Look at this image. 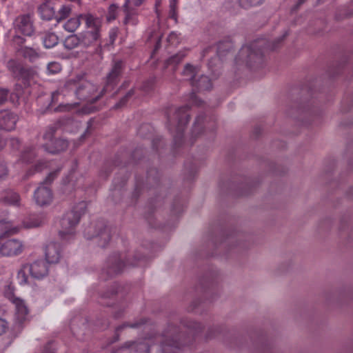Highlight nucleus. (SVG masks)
Here are the masks:
<instances>
[{
    "label": "nucleus",
    "mask_w": 353,
    "mask_h": 353,
    "mask_svg": "<svg viewBox=\"0 0 353 353\" xmlns=\"http://www.w3.org/2000/svg\"><path fill=\"white\" fill-rule=\"evenodd\" d=\"M20 229L21 227L15 225L12 221L3 219L0 221V239L17 234Z\"/></svg>",
    "instance_id": "4468645a"
},
{
    "label": "nucleus",
    "mask_w": 353,
    "mask_h": 353,
    "mask_svg": "<svg viewBox=\"0 0 353 353\" xmlns=\"http://www.w3.org/2000/svg\"><path fill=\"white\" fill-rule=\"evenodd\" d=\"M5 144V141L0 139V150L4 147Z\"/></svg>",
    "instance_id": "864d4df0"
},
{
    "label": "nucleus",
    "mask_w": 353,
    "mask_h": 353,
    "mask_svg": "<svg viewBox=\"0 0 353 353\" xmlns=\"http://www.w3.org/2000/svg\"><path fill=\"white\" fill-rule=\"evenodd\" d=\"M88 132V126L86 128V129L85 130V134L81 137V139H84L85 138V134Z\"/></svg>",
    "instance_id": "4d7b16f0"
},
{
    "label": "nucleus",
    "mask_w": 353,
    "mask_h": 353,
    "mask_svg": "<svg viewBox=\"0 0 353 353\" xmlns=\"http://www.w3.org/2000/svg\"><path fill=\"white\" fill-rule=\"evenodd\" d=\"M192 86L199 91H204L210 90L212 87V83L207 76L201 75L198 80H195L194 84Z\"/></svg>",
    "instance_id": "aec40b11"
},
{
    "label": "nucleus",
    "mask_w": 353,
    "mask_h": 353,
    "mask_svg": "<svg viewBox=\"0 0 353 353\" xmlns=\"http://www.w3.org/2000/svg\"><path fill=\"white\" fill-rule=\"evenodd\" d=\"M178 337L176 328L171 326L161 336H154V339L161 341V353H177V350L181 346V343L176 340Z\"/></svg>",
    "instance_id": "20e7f679"
},
{
    "label": "nucleus",
    "mask_w": 353,
    "mask_h": 353,
    "mask_svg": "<svg viewBox=\"0 0 353 353\" xmlns=\"http://www.w3.org/2000/svg\"><path fill=\"white\" fill-rule=\"evenodd\" d=\"M263 0H239V5L245 8L260 5Z\"/></svg>",
    "instance_id": "72a5a7b5"
},
{
    "label": "nucleus",
    "mask_w": 353,
    "mask_h": 353,
    "mask_svg": "<svg viewBox=\"0 0 353 353\" xmlns=\"http://www.w3.org/2000/svg\"><path fill=\"white\" fill-rule=\"evenodd\" d=\"M48 162L43 160H39L33 168H30L26 173V177L28 178L37 172H40L45 168L48 167Z\"/></svg>",
    "instance_id": "cd10ccee"
},
{
    "label": "nucleus",
    "mask_w": 353,
    "mask_h": 353,
    "mask_svg": "<svg viewBox=\"0 0 353 353\" xmlns=\"http://www.w3.org/2000/svg\"><path fill=\"white\" fill-rule=\"evenodd\" d=\"M22 54L25 58L28 59L30 61H34L39 57L37 52L31 48H23Z\"/></svg>",
    "instance_id": "7c9ffc66"
},
{
    "label": "nucleus",
    "mask_w": 353,
    "mask_h": 353,
    "mask_svg": "<svg viewBox=\"0 0 353 353\" xmlns=\"http://www.w3.org/2000/svg\"><path fill=\"white\" fill-rule=\"evenodd\" d=\"M60 168L51 172L46 178L43 183L35 190L34 194V199L37 205L40 206H45L50 205L53 199V194L51 189L48 186L50 185L55 178H57Z\"/></svg>",
    "instance_id": "7ed1b4c3"
},
{
    "label": "nucleus",
    "mask_w": 353,
    "mask_h": 353,
    "mask_svg": "<svg viewBox=\"0 0 353 353\" xmlns=\"http://www.w3.org/2000/svg\"><path fill=\"white\" fill-rule=\"evenodd\" d=\"M29 268L30 265L28 264H24L19 270L17 272V279L19 285H23L28 283V272H30Z\"/></svg>",
    "instance_id": "5701e85b"
},
{
    "label": "nucleus",
    "mask_w": 353,
    "mask_h": 353,
    "mask_svg": "<svg viewBox=\"0 0 353 353\" xmlns=\"http://www.w3.org/2000/svg\"><path fill=\"white\" fill-rule=\"evenodd\" d=\"M59 95V90H56L53 92L51 95V103H55L58 101Z\"/></svg>",
    "instance_id": "49530a36"
},
{
    "label": "nucleus",
    "mask_w": 353,
    "mask_h": 353,
    "mask_svg": "<svg viewBox=\"0 0 353 353\" xmlns=\"http://www.w3.org/2000/svg\"><path fill=\"white\" fill-rule=\"evenodd\" d=\"M68 185H70V183H68V184H65V186H66V187H67V186H68Z\"/></svg>",
    "instance_id": "69168bd1"
},
{
    "label": "nucleus",
    "mask_w": 353,
    "mask_h": 353,
    "mask_svg": "<svg viewBox=\"0 0 353 353\" xmlns=\"http://www.w3.org/2000/svg\"><path fill=\"white\" fill-rule=\"evenodd\" d=\"M162 34H157L155 32V31H152L150 32V38H155L157 39V46L156 48H159V46L161 42Z\"/></svg>",
    "instance_id": "37998d69"
},
{
    "label": "nucleus",
    "mask_w": 353,
    "mask_h": 353,
    "mask_svg": "<svg viewBox=\"0 0 353 353\" xmlns=\"http://www.w3.org/2000/svg\"><path fill=\"white\" fill-rule=\"evenodd\" d=\"M161 0H156L155 1L156 13H157V15L158 17V21H159L160 13H159V11L157 10V7L161 5Z\"/></svg>",
    "instance_id": "3c124183"
},
{
    "label": "nucleus",
    "mask_w": 353,
    "mask_h": 353,
    "mask_svg": "<svg viewBox=\"0 0 353 353\" xmlns=\"http://www.w3.org/2000/svg\"><path fill=\"white\" fill-rule=\"evenodd\" d=\"M184 57H185V54L180 52V53L176 54L175 56H173L171 58V61L172 62H179L180 61H181L183 59V58Z\"/></svg>",
    "instance_id": "de8ad7c7"
},
{
    "label": "nucleus",
    "mask_w": 353,
    "mask_h": 353,
    "mask_svg": "<svg viewBox=\"0 0 353 353\" xmlns=\"http://www.w3.org/2000/svg\"><path fill=\"white\" fill-rule=\"evenodd\" d=\"M38 12L43 20H51L55 16L54 8L48 3H43L38 8Z\"/></svg>",
    "instance_id": "6ab92c4d"
},
{
    "label": "nucleus",
    "mask_w": 353,
    "mask_h": 353,
    "mask_svg": "<svg viewBox=\"0 0 353 353\" xmlns=\"http://www.w3.org/2000/svg\"><path fill=\"white\" fill-rule=\"evenodd\" d=\"M43 43L46 48H52L58 43V37L52 32H46L42 37Z\"/></svg>",
    "instance_id": "4be33fe9"
},
{
    "label": "nucleus",
    "mask_w": 353,
    "mask_h": 353,
    "mask_svg": "<svg viewBox=\"0 0 353 353\" xmlns=\"http://www.w3.org/2000/svg\"><path fill=\"white\" fill-rule=\"evenodd\" d=\"M179 36L176 32H171L168 38V42L172 46H176L179 43Z\"/></svg>",
    "instance_id": "4c0bfd02"
},
{
    "label": "nucleus",
    "mask_w": 353,
    "mask_h": 353,
    "mask_svg": "<svg viewBox=\"0 0 353 353\" xmlns=\"http://www.w3.org/2000/svg\"><path fill=\"white\" fill-rule=\"evenodd\" d=\"M43 353H54V350L51 349V343H48L43 348Z\"/></svg>",
    "instance_id": "09e8293b"
},
{
    "label": "nucleus",
    "mask_w": 353,
    "mask_h": 353,
    "mask_svg": "<svg viewBox=\"0 0 353 353\" xmlns=\"http://www.w3.org/2000/svg\"><path fill=\"white\" fill-rule=\"evenodd\" d=\"M62 70L61 65L57 61L50 62L47 65V73L49 75H54L59 73Z\"/></svg>",
    "instance_id": "c85d7f7f"
},
{
    "label": "nucleus",
    "mask_w": 353,
    "mask_h": 353,
    "mask_svg": "<svg viewBox=\"0 0 353 353\" xmlns=\"http://www.w3.org/2000/svg\"><path fill=\"white\" fill-rule=\"evenodd\" d=\"M56 128L53 126L48 127L43 135L46 141L43 148L48 152L55 154L66 150L68 147V141L63 139H54V135Z\"/></svg>",
    "instance_id": "423d86ee"
},
{
    "label": "nucleus",
    "mask_w": 353,
    "mask_h": 353,
    "mask_svg": "<svg viewBox=\"0 0 353 353\" xmlns=\"http://www.w3.org/2000/svg\"><path fill=\"white\" fill-rule=\"evenodd\" d=\"M48 262L43 259L37 260L30 265V273L31 276L37 279H41L48 273Z\"/></svg>",
    "instance_id": "9b49d317"
},
{
    "label": "nucleus",
    "mask_w": 353,
    "mask_h": 353,
    "mask_svg": "<svg viewBox=\"0 0 353 353\" xmlns=\"http://www.w3.org/2000/svg\"><path fill=\"white\" fill-rule=\"evenodd\" d=\"M44 219L43 214L31 215L28 220L23 222V227L25 228L39 227L43 223Z\"/></svg>",
    "instance_id": "a211bd4d"
},
{
    "label": "nucleus",
    "mask_w": 353,
    "mask_h": 353,
    "mask_svg": "<svg viewBox=\"0 0 353 353\" xmlns=\"http://www.w3.org/2000/svg\"><path fill=\"white\" fill-rule=\"evenodd\" d=\"M14 27L17 32L25 36H32L35 30L32 14H24L18 16L14 21Z\"/></svg>",
    "instance_id": "0eeeda50"
},
{
    "label": "nucleus",
    "mask_w": 353,
    "mask_h": 353,
    "mask_svg": "<svg viewBox=\"0 0 353 353\" xmlns=\"http://www.w3.org/2000/svg\"><path fill=\"white\" fill-rule=\"evenodd\" d=\"M87 74L83 72L78 74L74 78L68 79L63 87V90L69 91L75 89V95L78 99L83 102L81 114H87L88 112V90Z\"/></svg>",
    "instance_id": "f257e3e1"
},
{
    "label": "nucleus",
    "mask_w": 353,
    "mask_h": 353,
    "mask_svg": "<svg viewBox=\"0 0 353 353\" xmlns=\"http://www.w3.org/2000/svg\"><path fill=\"white\" fill-rule=\"evenodd\" d=\"M9 90L5 88H0V105L4 104L8 98Z\"/></svg>",
    "instance_id": "ea45409f"
},
{
    "label": "nucleus",
    "mask_w": 353,
    "mask_h": 353,
    "mask_svg": "<svg viewBox=\"0 0 353 353\" xmlns=\"http://www.w3.org/2000/svg\"><path fill=\"white\" fill-rule=\"evenodd\" d=\"M188 107H182L179 108L176 112V118L178 119V124L176 127V132L181 134L184 129V127L187 125L190 120V116L187 113Z\"/></svg>",
    "instance_id": "2eb2a0df"
},
{
    "label": "nucleus",
    "mask_w": 353,
    "mask_h": 353,
    "mask_svg": "<svg viewBox=\"0 0 353 353\" xmlns=\"http://www.w3.org/2000/svg\"><path fill=\"white\" fill-rule=\"evenodd\" d=\"M118 6L116 4H111L108 8V12L107 15V20L111 21L114 20L117 14Z\"/></svg>",
    "instance_id": "f704fd0d"
},
{
    "label": "nucleus",
    "mask_w": 353,
    "mask_h": 353,
    "mask_svg": "<svg viewBox=\"0 0 353 353\" xmlns=\"http://www.w3.org/2000/svg\"><path fill=\"white\" fill-rule=\"evenodd\" d=\"M101 25V20L99 18H94L90 15V38L97 40L99 37V29Z\"/></svg>",
    "instance_id": "f3484780"
},
{
    "label": "nucleus",
    "mask_w": 353,
    "mask_h": 353,
    "mask_svg": "<svg viewBox=\"0 0 353 353\" xmlns=\"http://www.w3.org/2000/svg\"><path fill=\"white\" fill-rule=\"evenodd\" d=\"M4 314V310L0 307V335L5 333L8 328V323L3 318Z\"/></svg>",
    "instance_id": "473e14b6"
},
{
    "label": "nucleus",
    "mask_w": 353,
    "mask_h": 353,
    "mask_svg": "<svg viewBox=\"0 0 353 353\" xmlns=\"http://www.w3.org/2000/svg\"><path fill=\"white\" fill-rule=\"evenodd\" d=\"M89 110H90V113L92 111V108L90 106L89 108Z\"/></svg>",
    "instance_id": "0e129e2a"
},
{
    "label": "nucleus",
    "mask_w": 353,
    "mask_h": 353,
    "mask_svg": "<svg viewBox=\"0 0 353 353\" xmlns=\"http://www.w3.org/2000/svg\"><path fill=\"white\" fill-rule=\"evenodd\" d=\"M190 101L192 104L196 105H200L201 101L198 99L197 97L194 93H192L190 97Z\"/></svg>",
    "instance_id": "c03bdc74"
},
{
    "label": "nucleus",
    "mask_w": 353,
    "mask_h": 353,
    "mask_svg": "<svg viewBox=\"0 0 353 353\" xmlns=\"http://www.w3.org/2000/svg\"><path fill=\"white\" fill-rule=\"evenodd\" d=\"M117 32H118V30L117 28H112L110 30V39L111 43H113L115 41V39L117 37Z\"/></svg>",
    "instance_id": "a18cd8bd"
},
{
    "label": "nucleus",
    "mask_w": 353,
    "mask_h": 353,
    "mask_svg": "<svg viewBox=\"0 0 353 353\" xmlns=\"http://www.w3.org/2000/svg\"><path fill=\"white\" fill-rule=\"evenodd\" d=\"M178 0H170V17L176 20V6Z\"/></svg>",
    "instance_id": "e433bc0d"
},
{
    "label": "nucleus",
    "mask_w": 353,
    "mask_h": 353,
    "mask_svg": "<svg viewBox=\"0 0 353 353\" xmlns=\"http://www.w3.org/2000/svg\"><path fill=\"white\" fill-rule=\"evenodd\" d=\"M128 1L125 2V3L124 4V8H125L126 10V16L125 17V19H124V23L125 24H132V25H134L136 24V20L134 19V17L133 15L130 14L128 11H127V8H128Z\"/></svg>",
    "instance_id": "58836bf2"
},
{
    "label": "nucleus",
    "mask_w": 353,
    "mask_h": 353,
    "mask_svg": "<svg viewBox=\"0 0 353 353\" xmlns=\"http://www.w3.org/2000/svg\"><path fill=\"white\" fill-rule=\"evenodd\" d=\"M123 327H126V326H130V327H137V325H123Z\"/></svg>",
    "instance_id": "13d9d810"
},
{
    "label": "nucleus",
    "mask_w": 353,
    "mask_h": 353,
    "mask_svg": "<svg viewBox=\"0 0 353 353\" xmlns=\"http://www.w3.org/2000/svg\"><path fill=\"white\" fill-rule=\"evenodd\" d=\"M8 67L17 78L28 79L31 75V70L25 68L21 63L16 60L9 61Z\"/></svg>",
    "instance_id": "ddd939ff"
},
{
    "label": "nucleus",
    "mask_w": 353,
    "mask_h": 353,
    "mask_svg": "<svg viewBox=\"0 0 353 353\" xmlns=\"http://www.w3.org/2000/svg\"><path fill=\"white\" fill-rule=\"evenodd\" d=\"M71 12V7L69 5H63L59 9L58 14L56 16L57 21L65 19Z\"/></svg>",
    "instance_id": "c756f323"
},
{
    "label": "nucleus",
    "mask_w": 353,
    "mask_h": 353,
    "mask_svg": "<svg viewBox=\"0 0 353 353\" xmlns=\"http://www.w3.org/2000/svg\"><path fill=\"white\" fill-rule=\"evenodd\" d=\"M254 44H252L251 46H243L241 50V54H243L244 53H248V57L250 60L254 59V57H257L259 55L258 52L255 51L253 49Z\"/></svg>",
    "instance_id": "2f4dec72"
},
{
    "label": "nucleus",
    "mask_w": 353,
    "mask_h": 353,
    "mask_svg": "<svg viewBox=\"0 0 353 353\" xmlns=\"http://www.w3.org/2000/svg\"><path fill=\"white\" fill-rule=\"evenodd\" d=\"M131 95V92H129L128 94L125 97L124 99H123L121 101V103H124V101L125 100V98L128 97V96Z\"/></svg>",
    "instance_id": "6e6d98bb"
},
{
    "label": "nucleus",
    "mask_w": 353,
    "mask_h": 353,
    "mask_svg": "<svg viewBox=\"0 0 353 353\" xmlns=\"http://www.w3.org/2000/svg\"><path fill=\"white\" fill-rule=\"evenodd\" d=\"M84 19H85V22L86 26H88V16L85 15Z\"/></svg>",
    "instance_id": "5fc2aeb1"
},
{
    "label": "nucleus",
    "mask_w": 353,
    "mask_h": 353,
    "mask_svg": "<svg viewBox=\"0 0 353 353\" xmlns=\"http://www.w3.org/2000/svg\"><path fill=\"white\" fill-rule=\"evenodd\" d=\"M80 25V17L71 18L63 24V28L69 32H74Z\"/></svg>",
    "instance_id": "bb28decb"
},
{
    "label": "nucleus",
    "mask_w": 353,
    "mask_h": 353,
    "mask_svg": "<svg viewBox=\"0 0 353 353\" xmlns=\"http://www.w3.org/2000/svg\"><path fill=\"white\" fill-rule=\"evenodd\" d=\"M305 0H299V4L302 3L304 2Z\"/></svg>",
    "instance_id": "052dcab7"
},
{
    "label": "nucleus",
    "mask_w": 353,
    "mask_h": 353,
    "mask_svg": "<svg viewBox=\"0 0 353 353\" xmlns=\"http://www.w3.org/2000/svg\"><path fill=\"white\" fill-rule=\"evenodd\" d=\"M81 43V40L76 34L68 37L64 41V46L67 49H73L79 46Z\"/></svg>",
    "instance_id": "a878e982"
},
{
    "label": "nucleus",
    "mask_w": 353,
    "mask_h": 353,
    "mask_svg": "<svg viewBox=\"0 0 353 353\" xmlns=\"http://www.w3.org/2000/svg\"><path fill=\"white\" fill-rule=\"evenodd\" d=\"M4 295L14 305L16 321L19 324H22L28 319L29 312L26 303L14 294V288L12 285L6 287Z\"/></svg>",
    "instance_id": "39448f33"
},
{
    "label": "nucleus",
    "mask_w": 353,
    "mask_h": 353,
    "mask_svg": "<svg viewBox=\"0 0 353 353\" xmlns=\"http://www.w3.org/2000/svg\"><path fill=\"white\" fill-rule=\"evenodd\" d=\"M122 263L121 261H119L114 266H112V269L115 273H119L121 271V264Z\"/></svg>",
    "instance_id": "8fccbe9b"
},
{
    "label": "nucleus",
    "mask_w": 353,
    "mask_h": 353,
    "mask_svg": "<svg viewBox=\"0 0 353 353\" xmlns=\"http://www.w3.org/2000/svg\"><path fill=\"white\" fill-rule=\"evenodd\" d=\"M99 235L101 238L103 239L105 241H108L110 239L108 228L107 227H104Z\"/></svg>",
    "instance_id": "79ce46f5"
},
{
    "label": "nucleus",
    "mask_w": 353,
    "mask_h": 353,
    "mask_svg": "<svg viewBox=\"0 0 353 353\" xmlns=\"http://www.w3.org/2000/svg\"><path fill=\"white\" fill-rule=\"evenodd\" d=\"M122 63L121 61H118L115 63L114 65L112 70L110 72V73L108 75L107 77V85L106 88L109 86V85L114 83L116 79L120 74L121 68Z\"/></svg>",
    "instance_id": "393cba45"
},
{
    "label": "nucleus",
    "mask_w": 353,
    "mask_h": 353,
    "mask_svg": "<svg viewBox=\"0 0 353 353\" xmlns=\"http://www.w3.org/2000/svg\"><path fill=\"white\" fill-rule=\"evenodd\" d=\"M87 206L85 201L79 203V206L74 210L67 212L61 219V230L59 231V236L63 240L70 239L75 232V227L79 223L83 210Z\"/></svg>",
    "instance_id": "f03ea898"
},
{
    "label": "nucleus",
    "mask_w": 353,
    "mask_h": 353,
    "mask_svg": "<svg viewBox=\"0 0 353 353\" xmlns=\"http://www.w3.org/2000/svg\"><path fill=\"white\" fill-rule=\"evenodd\" d=\"M39 148L36 146H26L20 156V161L26 163H32L38 155Z\"/></svg>",
    "instance_id": "dca6fc26"
},
{
    "label": "nucleus",
    "mask_w": 353,
    "mask_h": 353,
    "mask_svg": "<svg viewBox=\"0 0 353 353\" xmlns=\"http://www.w3.org/2000/svg\"><path fill=\"white\" fill-rule=\"evenodd\" d=\"M18 115L14 112L3 110L0 111V129L11 131L15 128L18 121Z\"/></svg>",
    "instance_id": "9d476101"
},
{
    "label": "nucleus",
    "mask_w": 353,
    "mask_h": 353,
    "mask_svg": "<svg viewBox=\"0 0 353 353\" xmlns=\"http://www.w3.org/2000/svg\"><path fill=\"white\" fill-rule=\"evenodd\" d=\"M199 122V119L197 118L196 120V122H195V125L197 124Z\"/></svg>",
    "instance_id": "bf43d9fd"
},
{
    "label": "nucleus",
    "mask_w": 353,
    "mask_h": 353,
    "mask_svg": "<svg viewBox=\"0 0 353 353\" xmlns=\"http://www.w3.org/2000/svg\"><path fill=\"white\" fill-rule=\"evenodd\" d=\"M133 1H134V4L136 6H139V5H141L143 3V1L144 0H133Z\"/></svg>",
    "instance_id": "603ef678"
},
{
    "label": "nucleus",
    "mask_w": 353,
    "mask_h": 353,
    "mask_svg": "<svg viewBox=\"0 0 353 353\" xmlns=\"http://www.w3.org/2000/svg\"><path fill=\"white\" fill-rule=\"evenodd\" d=\"M199 68L194 67L191 64L185 65L183 71V74L187 80L191 81L192 85L194 84L196 80V75L199 72Z\"/></svg>",
    "instance_id": "412c9836"
},
{
    "label": "nucleus",
    "mask_w": 353,
    "mask_h": 353,
    "mask_svg": "<svg viewBox=\"0 0 353 353\" xmlns=\"http://www.w3.org/2000/svg\"><path fill=\"white\" fill-rule=\"evenodd\" d=\"M100 96H97L96 97H94V99H93L94 100L93 101H96Z\"/></svg>",
    "instance_id": "680f3d73"
},
{
    "label": "nucleus",
    "mask_w": 353,
    "mask_h": 353,
    "mask_svg": "<svg viewBox=\"0 0 353 353\" xmlns=\"http://www.w3.org/2000/svg\"><path fill=\"white\" fill-rule=\"evenodd\" d=\"M89 101H90V103L91 102L92 103V102H93L92 99H91V98L90 97Z\"/></svg>",
    "instance_id": "e2e57ef3"
},
{
    "label": "nucleus",
    "mask_w": 353,
    "mask_h": 353,
    "mask_svg": "<svg viewBox=\"0 0 353 353\" xmlns=\"http://www.w3.org/2000/svg\"><path fill=\"white\" fill-rule=\"evenodd\" d=\"M8 143L14 149L18 150L20 145V141L17 138H11L8 141Z\"/></svg>",
    "instance_id": "a19ab883"
},
{
    "label": "nucleus",
    "mask_w": 353,
    "mask_h": 353,
    "mask_svg": "<svg viewBox=\"0 0 353 353\" xmlns=\"http://www.w3.org/2000/svg\"><path fill=\"white\" fill-rule=\"evenodd\" d=\"M1 248L3 256H12L20 254L23 250V245L21 241L12 239L3 243Z\"/></svg>",
    "instance_id": "1a4fd4ad"
},
{
    "label": "nucleus",
    "mask_w": 353,
    "mask_h": 353,
    "mask_svg": "<svg viewBox=\"0 0 353 353\" xmlns=\"http://www.w3.org/2000/svg\"><path fill=\"white\" fill-rule=\"evenodd\" d=\"M61 247L58 243L52 242L46 245V259L48 263H57L61 258Z\"/></svg>",
    "instance_id": "f8f14e48"
},
{
    "label": "nucleus",
    "mask_w": 353,
    "mask_h": 353,
    "mask_svg": "<svg viewBox=\"0 0 353 353\" xmlns=\"http://www.w3.org/2000/svg\"><path fill=\"white\" fill-rule=\"evenodd\" d=\"M152 340V337H148L141 341L127 342L117 353H148L149 345Z\"/></svg>",
    "instance_id": "6e6552de"
},
{
    "label": "nucleus",
    "mask_w": 353,
    "mask_h": 353,
    "mask_svg": "<svg viewBox=\"0 0 353 353\" xmlns=\"http://www.w3.org/2000/svg\"><path fill=\"white\" fill-rule=\"evenodd\" d=\"M1 200L10 205H18L19 203V195L17 192L8 190L1 196Z\"/></svg>",
    "instance_id": "b1692460"
},
{
    "label": "nucleus",
    "mask_w": 353,
    "mask_h": 353,
    "mask_svg": "<svg viewBox=\"0 0 353 353\" xmlns=\"http://www.w3.org/2000/svg\"><path fill=\"white\" fill-rule=\"evenodd\" d=\"M79 103H67V104H60L57 108L56 111H70L77 106L79 105Z\"/></svg>",
    "instance_id": "c9c22d12"
}]
</instances>
